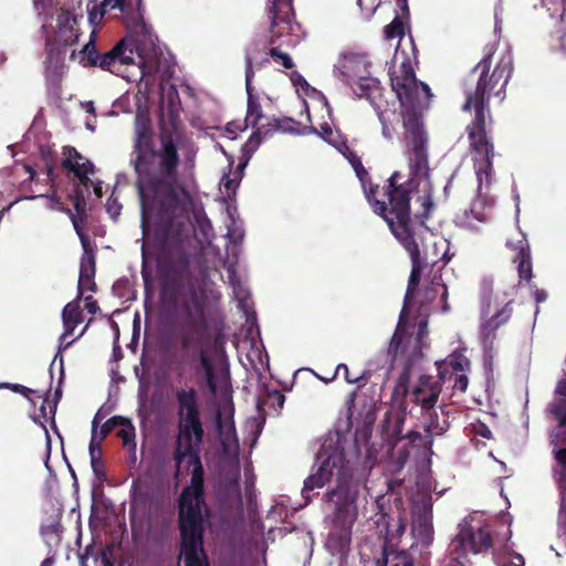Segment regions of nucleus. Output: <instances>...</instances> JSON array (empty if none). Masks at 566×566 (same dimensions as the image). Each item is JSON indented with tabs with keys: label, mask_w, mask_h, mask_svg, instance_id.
Masks as SVG:
<instances>
[{
	"label": "nucleus",
	"mask_w": 566,
	"mask_h": 566,
	"mask_svg": "<svg viewBox=\"0 0 566 566\" xmlns=\"http://www.w3.org/2000/svg\"><path fill=\"white\" fill-rule=\"evenodd\" d=\"M182 137L164 117L158 123V147L148 116L137 114L134 122L130 166L136 175L135 187L140 201L143 221L156 216V269L161 282V294L170 303L189 274L190 242L187 226L177 220L179 210L192 198L180 182L179 146Z\"/></svg>",
	"instance_id": "nucleus-1"
},
{
	"label": "nucleus",
	"mask_w": 566,
	"mask_h": 566,
	"mask_svg": "<svg viewBox=\"0 0 566 566\" xmlns=\"http://www.w3.org/2000/svg\"><path fill=\"white\" fill-rule=\"evenodd\" d=\"M494 50L490 49L471 70L463 83V112H472L467 125L469 146L480 184H490L493 174L495 148L492 136L494 119L490 109L491 97L505 98L506 86L513 73L511 57L503 56L490 72Z\"/></svg>",
	"instance_id": "nucleus-2"
},
{
	"label": "nucleus",
	"mask_w": 566,
	"mask_h": 566,
	"mask_svg": "<svg viewBox=\"0 0 566 566\" xmlns=\"http://www.w3.org/2000/svg\"><path fill=\"white\" fill-rule=\"evenodd\" d=\"M158 281L159 274L157 273ZM187 286L189 293V302H182L180 310L186 315V325L188 329L181 331L179 334V344L182 349L181 359L179 361L177 374L184 376L187 369L190 371V379L199 387H207L211 395L218 389L216 367L208 352L209 327L205 314L206 292L202 287H196L192 282L191 272V253L189 252V274L182 282L177 293L176 302L170 303L163 297L161 282H159L160 300L168 312H175L178 306L179 297L182 290Z\"/></svg>",
	"instance_id": "nucleus-3"
},
{
	"label": "nucleus",
	"mask_w": 566,
	"mask_h": 566,
	"mask_svg": "<svg viewBox=\"0 0 566 566\" xmlns=\"http://www.w3.org/2000/svg\"><path fill=\"white\" fill-rule=\"evenodd\" d=\"M190 484L181 491L178 501L180 554L186 566H210L203 547L205 525L201 506L205 505V470L201 459H195Z\"/></svg>",
	"instance_id": "nucleus-4"
},
{
	"label": "nucleus",
	"mask_w": 566,
	"mask_h": 566,
	"mask_svg": "<svg viewBox=\"0 0 566 566\" xmlns=\"http://www.w3.org/2000/svg\"><path fill=\"white\" fill-rule=\"evenodd\" d=\"M423 212L421 214L411 216V211L403 212V210H394L397 217L387 220V224L397 239V241L408 252L411 260V272L408 281V286L405 295L403 307L400 312V321L408 314V304L415 296L420 282L424 260L421 256L420 247L423 244L424 238L429 231L426 226V219L433 207L430 196L423 197Z\"/></svg>",
	"instance_id": "nucleus-5"
},
{
	"label": "nucleus",
	"mask_w": 566,
	"mask_h": 566,
	"mask_svg": "<svg viewBox=\"0 0 566 566\" xmlns=\"http://www.w3.org/2000/svg\"><path fill=\"white\" fill-rule=\"evenodd\" d=\"M347 159L352 165L357 178L359 179L367 201L375 213L385 221L397 217L396 209L408 212L410 210L411 184L400 181L402 174L394 171L385 181L381 191L379 186L371 182L368 171L365 169L360 157L354 151H349Z\"/></svg>",
	"instance_id": "nucleus-6"
},
{
	"label": "nucleus",
	"mask_w": 566,
	"mask_h": 566,
	"mask_svg": "<svg viewBox=\"0 0 566 566\" xmlns=\"http://www.w3.org/2000/svg\"><path fill=\"white\" fill-rule=\"evenodd\" d=\"M266 12L270 20L269 55L284 69H293L292 57L280 50L283 45L292 44L290 38L295 30L300 29V25L293 21L292 1H268Z\"/></svg>",
	"instance_id": "nucleus-7"
},
{
	"label": "nucleus",
	"mask_w": 566,
	"mask_h": 566,
	"mask_svg": "<svg viewBox=\"0 0 566 566\" xmlns=\"http://www.w3.org/2000/svg\"><path fill=\"white\" fill-rule=\"evenodd\" d=\"M334 475L336 476V485L334 488L340 486L342 482H359L354 478L352 467L346 460L343 450L322 447L316 454L312 473L304 481L303 496L308 500L311 491L323 488Z\"/></svg>",
	"instance_id": "nucleus-8"
},
{
	"label": "nucleus",
	"mask_w": 566,
	"mask_h": 566,
	"mask_svg": "<svg viewBox=\"0 0 566 566\" xmlns=\"http://www.w3.org/2000/svg\"><path fill=\"white\" fill-rule=\"evenodd\" d=\"M390 84L392 91L396 93L401 107L405 108L402 112V119L409 114L415 113L421 120V111L428 107L432 97L430 87L418 81L409 60L403 61L399 69L391 71Z\"/></svg>",
	"instance_id": "nucleus-9"
},
{
	"label": "nucleus",
	"mask_w": 566,
	"mask_h": 566,
	"mask_svg": "<svg viewBox=\"0 0 566 566\" xmlns=\"http://www.w3.org/2000/svg\"><path fill=\"white\" fill-rule=\"evenodd\" d=\"M403 128L410 169V177L406 181L411 184L412 191L418 180L429 178L428 137L422 122L415 113L403 118Z\"/></svg>",
	"instance_id": "nucleus-10"
},
{
	"label": "nucleus",
	"mask_w": 566,
	"mask_h": 566,
	"mask_svg": "<svg viewBox=\"0 0 566 566\" xmlns=\"http://www.w3.org/2000/svg\"><path fill=\"white\" fill-rule=\"evenodd\" d=\"M359 482H342L340 486L327 490L325 499L335 503L333 527L339 530L340 537L348 538L356 520V501L359 494Z\"/></svg>",
	"instance_id": "nucleus-11"
},
{
	"label": "nucleus",
	"mask_w": 566,
	"mask_h": 566,
	"mask_svg": "<svg viewBox=\"0 0 566 566\" xmlns=\"http://www.w3.org/2000/svg\"><path fill=\"white\" fill-rule=\"evenodd\" d=\"M80 31L77 19L70 11H62L57 15V29L53 39L48 41L46 63L48 67L62 65L65 50L77 43Z\"/></svg>",
	"instance_id": "nucleus-12"
},
{
	"label": "nucleus",
	"mask_w": 566,
	"mask_h": 566,
	"mask_svg": "<svg viewBox=\"0 0 566 566\" xmlns=\"http://www.w3.org/2000/svg\"><path fill=\"white\" fill-rule=\"evenodd\" d=\"M360 66L364 67L365 73H369L364 60L350 61L345 66L346 72H344V75L346 76V83L357 97L366 98L375 109H378L380 108L379 101L382 97L380 82L376 77L358 74Z\"/></svg>",
	"instance_id": "nucleus-13"
},
{
	"label": "nucleus",
	"mask_w": 566,
	"mask_h": 566,
	"mask_svg": "<svg viewBox=\"0 0 566 566\" xmlns=\"http://www.w3.org/2000/svg\"><path fill=\"white\" fill-rule=\"evenodd\" d=\"M492 535L489 525L474 527L469 523L459 524V532L452 541V552L459 557L468 553H482L492 547Z\"/></svg>",
	"instance_id": "nucleus-14"
},
{
	"label": "nucleus",
	"mask_w": 566,
	"mask_h": 566,
	"mask_svg": "<svg viewBox=\"0 0 566 566\" xmlns=\"http://www.w3.org/2000/svg\"><path fill=\"white\" fill-rule=\"evenodd\" d=\"M129 33L118 41L109 51L102 53L97 67L115 75H123V67L135 63L134 54L139 56V45L136 39Z\"/></svg>",
	"instance_id": "nucleus-15"
},
{
	"label": "nucleus",
	"mask_w": 566,
	"mask_h": 566,
	"mask_svg": "<svg viewBox=\"0 0 566 566\" xmlns=\"http://www.w3.org/2000/svg\"><path fill=\"white\" fill-rule=\"evenodd\" d=\"M119 9L124 15V21L129 33L146 35L148 27L144 21V11L142 0H103L98 12L99 19H103L107 11Z\"/></svg>",
	"instance_id": "nucleus-16"
},
{
	"label": "nucleus",
	"mask_w": 566,
	"mask_h": 566,
	"mask_svg": "<svg viewBox=\"0 0 566 566\" xmlns=\"http://www.w3.org/2000/svg\"><path fill=\"white\" fill-rule=\"evenodd\" d=\"M256 52V44L254 48L249 49L245 52V91L248 95V106L245 116V127L251 126L252 128L261 127L260 120L263 118L262 106L260 104V97L254 93L252 85L254 78L253 70V55Z\"/></svg>",
	"instance_id": "nucleus-17"
},
{
	"label": "nucleus",
	"mask_w": 566,
	"mask_h": 566,
	"mask_svg": "<svg viewBox=\"0 0 566 566\" xmlns=\"http://www.w3.org/2000/svg\"><path fill=\"white\" fill-rule=\"evenodd\" d=\"M442 384L439 377L438 380H434L428 375L420 376L418 385L411 392V400L413 403L421 407L422 413L436 410L434 408L442 390Z\"/></svg>",
	"instance_id": "nucleus-18"
},
{
	"label": "nucleus",
	"mask_w": 566,
	"mask_h": 566,
	"mask_svg": "<svg viewBox=\"0 0 566 566\" xmlns=\"http://www.w3.org/2000/svg\"><path fill=\"white\" fill-rule=\"evenodd\" d=\"M506 245L515 252L513 262L517 263L520 282L526 281L531 289H535V285L531 284L533 277V264L531 248L527 239L524 234H521V239H518L516 242L509 240Z\"/></svg>",
	"instance_id": "nucleus-19"
},
{
	"label": "nucleus",
	"mask_w": 566,
	"mask_h": 566,
	"mask_svg": "<svg viewBox=\"0 0 566 566\" xmlns=\"http://www.w3.org/2000/svg\"><path fill=\"white\" fill-rule=\"evenodd\" d=\"M486 221L484 203L480 200L473 201L469 209L459 211L454 220L457 227L475 233L481 231L482 224H485Z\"/></svg>",
	"instance_id": "nucleus-20"
},
{
	"label": "nucleus",
	"mask_w": 566,
	"mask_h": 566,
	"mask_svg": "<svg viewBox=\"0 0 566 566\" xmlns=\"http://www.w3.org/2000/svg\"><path fill=\"white\" fill-rule=\"evenodd\" d=\"M470 367V359L463 353L455 350L447 359L437 363L438 377L442 382H447L452 379L453 374L469 371Z\"/></svg>",
	"instance_id": "nucleus-21"
},
{
	"label": "nucleus",
	"mask_w": 566,
	"mask_h": 566,
	"mask_svg": "<svg viewBox=\"0 0 566 566\" xmlns=\"http://www.w3.org/2000/svg\"><path fill=\"white\" fill-rule=\"evenodd\" d=\"M176 400L178 420L200 416L198 392L193 387L178 389Z\"/></svg>",
	"instance_id": "nucleus-22"
},
{
	"label": "nucleus",
	"mask_w": 566,
	"mask_h": 566,
	"mask_svg": "<svg viewBox=\"0 0 566 566\" xmlns=\"http://www.w3.org/2000/svg\"><path fill=\"white\" fill-rule=\"evenodd\" d=\"M178 429V439L201 448L205 430L200 416L179 419Z\"/></svg>",
	"instance_id": "nucleus-23"
},
{
	"label": "nucleus",
	"mask_w": 566,
	"mask_h": 566,
	"mask_svg": "<svg viewBox=\"0 0 566 566\" xmlns=\"http://www.w3.org/2000/svg\"><path fill=\"white\" fill-rule=\"evenodd\" d=\"M412 532L422 544L428 545L432 542L433 524L430 505H423L418 510L412 522Z\"/></svg>",
	"instance_id": "nucleus-24"
},
{
	"label": "nucleus",
	"mask_w": 566,
	"mask_h": 566,
	"mask_svg": "<svg viewBox=\"0 0 566 566\" xmlns=\"http://www.w3.org/2000/svg\"><path fill=\"white\" fill-rule=\"evenodd\" d=\"M512 304L513 301H509L501 310L482 324L481 333L484 339H494L495 332L511 319L513 314Z\"/></svg>",
	"instance_id": "nucleus-25"
},
{
	"label": "nucleus",
	"mask_w": 566,
	"mask_h": 566,
	"mask_svg": "<svg viewBox=\"0 0 566 566\" xmlns=\"http://www.w3.org/2000/svg\"><path fill=\"white\" fill-rule=\"evenodd\" d=\"M273 125H261V127H255L256 130L251 135V137L247 140L243 146L245 153H253L261 144V140L269 136L273 130H287L284 124L290 125L292 122L290 118L286 119H273Z\"/></svg>",
	"instance_id": "nucleus-26"
},
{
	"label": "nucleus",
	"mask_w": 566,
	"mask_h": 566,
	"mask_svg": "<svg viewBox=\"0 0 566 566\" xmlns=\"http://www.w3.org/2000/svg\"><path fill=\"white\" fill-rule=\"evenodd\" d=\"M164 98L167 103V117L165 118L166 125L177 129L178 133L181 134V137H184V132L179 119L180 98L175 85H170L168 87Z\"/></svg>",
	"instance_id": "nucleus-27"
},
{
	"label": "nucleus",
	"mask_w": 566,
	"mask_h": 566,
	"mask_svg": "<svg viewBox=\"0 0 566 566\" xmlns=\"http://www.w3.org/2000/svg\"><path fill=\"white\" fill-rule=\"evenodd\" d=\"M201 448L189 442H184L180 439L176 441V448L174 451V461L176 464L175 475L178 476L182 462L187 459L188 467L195 463V459L199 460Z\"/></svg>",
	"instance_id": "nucleus-28"
},
{
	"label": "nucleus",
	"mask_w": 566,
	"mask_h": 566,
	"mask_svg": "<svg viewBox=\"0 0 566 566\" xmlns=\"http://www.w3.org/2000/svg\"><path fill=\"white\" fill-rule=\"evenodd\" d=\"M423 415L428 417L427 423L424 427V432H426L424 448L431 452L433 437L443 434L447 431L449 423L447 420H443L440 422L439 416L436 410H432L430 412H424Z\"/></svg>",
	"instance_id": "nucleus-29"
},
{
	"label": "nucleus",
	"mask_w": 566,
	"mask_h": 566,
	"mask_svg": "<svg viewBox=\"0 0 566 566\" xmlns=\"http://www.w3.org/2000/svg\"><path fill=\"white\" fill-rule=\"evenodd\" d=\"M96 272V256L95 253L83 254L81 258L80 276H78V295L81 298L84 292L86 281H92L95 277Z\"/></svg>",
	"instance_id": "nucleus-30"
},
{
	"label": "nucleus",
	"mask_w": 566,
	"mask_h": 566,
	"mask_svg": "<svg viewBox=\"0 0 566 566\" xmlns=\"http://www.w3.org/2000/svg\"><path fill=\"white\" fill-rule=\"evenodd\" d=\"M376 111L381 123L382 136L388 140H394L397 135L396 125L399 124L400 119L402 120V113L397 114L396 111H381L380 108Z\"/></svg>",
	"instance_id": "nucleus-31"
},
{
	"label": "nucleus",
	"mask_w": 566,
	"mask_h": 566,
	"mask_svg": "<svg viewBox=\"0 0 566 566\" xmlns=\"http://www.w3.org/2000/svg\"><path fill=\"white\" fill-rule=\"evenodd\" d=\"M406 421L405 411H390L385 417V428L390 439L397 441L402 440V429Z\"/></svg>",
	"instance_id": "nucleus-32"
},
{
	"label": "nucleus",
	"mask_w": 566,
	"mask_h": 566,
	"mask_svg": "<svg viewBox=\"0 0 566 566\" xmlns=\"http://www.w3.org/2000/svg\"><path fill=\"white\" fill-rule=\"evenodd\" d=\"M62 167L73 172L78 179L81 186L88 188L92 185V180L88 175L95 172V166L91 160L86 159L81 164V167L72 166L69 159L62 160Z\"/></svg>",
	"instance_id": "nucleus-33"
},
{
	"label": "nucleus",
	"mask_w": 566,
	"mask_h": 566,
	"mask_svg": "<svg viewBox=\"0 0 566 566\" xmlns=\"http://www.w3.org/2000/svg\"><path fill=\"white\" fill-rule=\"evenodd\" d=\"M95 31H92L90 41L83 46V49L80 51V63L84 67H97L98 60L101 59V54L97 51L96 44H95Z\"/></svg>",
	"instance_id": "nucleus-34"
},
{
	"label": "nucleus",
	"mask_w": 566,
	"mask_h": 566,
	"mask_svg": "<svg viewBox=\"0 0 566 566\" xmlns=\"http://www.w3.org/2000/svg\"><path fill=\"white\" fill-rule=\"evenodd\" d=\"M411 378V367L410 365H406L399 377L396 381V385L392 389L394 398H405L409 391V384Z\"/></svg>",
	"instance_id": "nucleus-35"
},
{
	"label": "nucleus",
	"mask_w": 566,
	"mask_h": 566,
	"mask_svg": "<svg viewBox=\"0 0 566 566\" xmlns=\"http://www.w3.org/2000/svg\"><path fill=\"white\" fill-rule=\"evenodd\" d=\"M102 420L101 412L98 411L92 421V437L90 441V457L91 460L102 459V443H97V427L99 421Z\"/></svg>",
	"instance_id": "nucleus-36"
},
{
	"label": "nucleus",
	"mask_w": 566,
	"mask_h": 566,
	"mask_svg": "<svg viewBox=\"0 0 566 566\" xmlns=\"http://www.w3.org/2000/svg\"><path fill=\"white\" fill-rule=\"evenodd\" d=\"M62 319L73 325H78L83 321L80 305L76 302L67 303L62 311Z\"/></svg>",
	"instance_id": "nucleus-37"
},
{
	"label": "nucleus",
	"mask_w": 566,
	"mask_h": 566,
	"mask_svg": "<svg viewBox=\"0 0 566 566\" xmlns=\"http://www.w3.org/2000/svg\"><path fill=\"white\" fill-rule=\"evenodd\" d=\"M406 19L395 17L394 20L385 27V38L387 40L401 39L405 35V21Z\"/></svg>",
	"instance_id": "nucleus-38"
},
{
	"label": "nucleus",
	"mask_w": 566,
	"mask_h": 566,
	"mask_svg": "<svg viewBox=\"0 0 566 566\" xmlns=\"http://www.w3.org/2000/svg\"><path fill=\"white\" fill-rule=\"evenodd\" d=\"M119 426L123 428L117 432V437H119L123 440V443L125 446L132 444L133 449H135L136 448V442H135L136 433H135V427L133 426L130 419L124 417V422L120 423Z\"/></svg>",
	"instance_id": "nucleus-39"
},
{
	"label": "nucleus",
	"mask_w": 566,
	"mask_h": 566,
	"mask_svg": "<svg viewBox=\"0 0 566 566\" xmlns=\"http://www.w3.org/2000/svg\"><path fill=\"white\" fill-rule=\"evenodd\" d=\"M124 422V417L122 416H113L109 418L103 426L99 431H97V443H103L104 439L116 428L119 427L120 423Z\"/></svg>",
	"instance_id": "nucleus-40"
},
{
	"label": "nucleus",
	"mask_w": 566,
	"mask_h": 566,
	"mask_svg": "<svg viewBox=\"0 0 566 566\" xmlns=\"http://www.w3.org/2000/svg\"><path fill=\"white\" fill-rule=\"evenodd\" d=\"M467 373L468 371H460L459 374H453L452 379L448 380L449 382H452L453 390L460 391L461 394L467 391L469 385Z\"/></svg>",
	"instance_id": "nucleus-41"
},
{
	"label": "nucleus",
	"mask_w": 566,
	"mask_h": 566,
	"mask_svg": "<svg viewBox=\"0 0 566 566\" xmlns=\"http://www.w3.org/2000/svg\"><path fill=\"white\" fill-rule=\"evenodd\" d=\"M552 413L557 418L559 427L566 426V398H562L552 406Z\"/></svg>",
	"instance_id": "nucleus-42"
},
{
	"label": "nucleus",
	"mask_w": 566,
	"mask_h": 566,
	"mask_svg": "<svg viewBox=\"0 0 566 566\" xmlns=\"http://www.w3.org/2000/svg\"><path fill=\"white\" fill-rule=\"evenodd\" d=\"M313 130L329 144H335V133L328 123H322L318 128L312 127Z\"/></svg>",
	"instance_id": "nucleus-43"
},
{
	"label": "nucleus",
	"mask_w": 566,
	"mask_h": 566,
	"mask_svg": "<svg viewBox=\"0 0 566 566\" xmlns=\"http://www.w3.org/2000/svg\"><path fill=\"white\" fill-rule=\"evenodd\" d=\"M63 160H70L72 166L81 167L80 160H83L84 157L81 153L76 150L73 146H64L63 147Z\"/></svg>",
	"instance_id": "nucleus-44"
},
{
	"label": "nucleus",
	"mask_w": 566,
	"mask_h": 566,
	"mask_svg": "<svg viewBox=\"0 0 566 566\" xmlns=\"http://www.w3.org/2000/svg\"><path fill=\"white\" fill-rule=\"evenodd\" d=\"M268 405L275 410H281L285 402V396L279 390H272L268 394Z\"/></svg>",
	"instance_id": "nucleus-45"
},
{
	"label": "nucleus",
	"mask_w": 566,
	"mask_h": 566,
	"mask_svg": "<svg viewBox=\"0 0 566 566\" xmlns=\"http://www.w3.org/2000/svg\"><path fill=\"white\" fill-rule=\"evenodd\" d=\"M340 373H343V376H344L345 380L348 384H358L363 379V377H360V376L352 377L347 365L346 364H339L336 367V369L334 371V375H333L331 380L335 379Z\"/></svg>",
	"instance_id": "nucleus-46"
},
{
	"label": "nucleus",
	"mask_w": 566,
	"mask_h": 566,
	"mask_svg": "<svg viewBox=\"0 0 566 566\" xmlns=\"http://www.w3.org/2000/svg\"><path fill=\"white\" fill-rule=\"evenodd\" d=\"M386 563H390V566H415L412 558L406 553L394 554L390 560L386 559Z\"/></svg>",
	"instance_id": "nucleus-47"
},
{
	"label": "nucleus",
	"mask_w": 566,
	"mask_h": 566,
	"mask_svg": "<svg viewBox=\"0 0 566 566\" xmlns=\"http://www.w3.org/2000/svg\"><path fill=\"white\" fill-rule=\"evenodd\" d=\"M73 206L78 214L84 212L85 200H84L83 191L80 186H76L74 189Z\"/></svg>",
	"instance_id": "nucleus-48"
},
{
	"label": "nucleus",
	"mask_w": 566,
	"mask_h": 566,
	"mask_svg": "<svg viewBox=\"0 0 566 566\" xmlns=\"http://www.w3.org/2000/svg\"><path fill=\"white\" fill-rule=\"evenodd\" d=\"M91 467L95 476L102 481L106 479V471L102 459L91 460Z\"/></svg>",
	"instance_id": "nucleus-49"
},
{
	"label": "nucleus",
	"mask_w": 566,
	"mask_h": 566,
	"mask_svg": "<svg viewBox=\"0 0 566 566\" xmlns=\"http://www.w3.org/2000/svg\"><path fill=\"white\" fill-rule=\"evenodd\" d=\"M396 3V17L403 18L406 20L410 17L408 0H395Z\"/></svg>",
	"instance_id": "nucleus-50"
},
{
	"label": "nucleus",
	"mask_w": 566,
	"mask_h": 566,
	"mask_svg": "<svg viewBox=\"0 0 566 566\" xmlns=\"http://www.w3.org/2000/svg\"><path fill=\"white\" fill-rule=\"evenodd\" d=\"M403 340V334L400 333L398 329L394 333L390 344H389V352L394 355H397L398 349Z\"/></svg>",
	"instance_id": "nucleus-51"
},
{
	"label": "nucleus",
	"mask_w": 566,
	"mask_h": 566,
	"mask_svg": "<svg viewBox=\"0 0 566 566\" xmlns=\"http://www.w3.org/2000/svg\"><path fill=\"white\" fill-rule=\"evenodd\" d=\"M1 387L10 388L13 392L21 394L25 398H29V394L35 392L34 390L20 385V384H2Z\"/></svg>",
	"instance_id": "nucleus-52"
},
{
	"label": "nucleus",
	"mask_w": 566,
	"mask_h": 566,
	"mask_svg": "<svg viewBox=\"0 0 566 566\" xmlns=\"http://www.w3.org/2000/svg\"><path fill=\"white\" fill-rule=\"evenodd\" d=\"M402 439H408L411 443L419 441L424 446L426 436L423 437L419 431L410 430L402 437Z\"/></svg>",
	"instance_id": "nucleus-53"
},
{
	"label": "nucleus",
	"mask_w": 566,
	"mask_h": 566,
	"mask_svg": "<svg viewBox=\"0 0 566 566\" xmlns=\"http://www.w3.org/2000/svg\"><path fill=\"white\" fill-rule=\"evenodd\" d=\"M101 562L103 566H114L112 560V547H106L101 552Z\"/></svg>",
	"instance_id": "nucleus-54"
},
{
	"label": "nucleus",
	"mask_w": 566,
	"mask_h": 566,
	"mask_svg": "<svg viewBox=\"0 0 566 566\" xmlns=\"http://www.w3.org/2000/svg\"><path fill=\"white\" fill-rule=\"evenodd\" d=\"M85 308L91 314H96L99 310L97 302L92 296L85 297Z\"/></svg>",
	"instance_id": "nucleus-55"
},
{
	"label": "nucleus",
	"mask_w": 566,
	"mask_h": 566,
	"mask_svg": "<svg viewBox=\"0 0 566 566\" xmlns=\"http://www.w3.org/2000/svg\"><path fill=\"white\" fill-rule=\"evenodd\" d=\"M101 10V4H94L92 9H88V19L91 23H97L102 19H99L98 12Z\"/></svg>",
	"instance_id": "nucleus-56"
},
{
	"label": "nucleus",
	"mask_w": 566,
	"mask_h": 566,
	"mask_svg": "<svg viewBox=\"0 0 566 566\" xmlns=\"http://www.w3.org/2000/svg\"><path fill=\"white\" fill-rule=\"evenodd\" d=\"M78 234H80L82 248L84 250L83 254L95 253V250L91 247V242H90L88 237L86 234H84V233H78Z\"/></svg>",
	"instance_id": "nucleus-57"
},
{
	"label": "nucleus",
	"mask_w": 566,
	"mask_h": 566,
	"mask_svg": "<svg viewBox=\"0 0 566 566\" xmlns=\"http://www.w3.org/2000/svg\"><path fill=\"white\" fill-rule=\"evenodd\" d=\"M533 295L537 304L547 300V293L544 290L535 289Z\"/></svg>",
	"instance_id": "nucleus-58"
},
{
	"label": "nucleus",
	"mask_w": 566,
	"mask_h": 566,
	"mask_svg": "<svg viewBox=\"0 0 566 566\" xmlns=\"http://www.w3.org/2000/svg\"><path fill=\"white\" fill-rule=\"evenodd\" d=\"M556 460L564 469H566V448H562L556 452Z\"/></svg>",
	"instance_id": "nucleus-59"
},
{
	"label": "nucleus",
	"mask_w": 566,
	"mask_h": 566,
	"mask_svg": "<svg viewBox=\"0 0 566 566\" xmlns=\"http://www.w3.org/2000/svg\"><path fill=\"white\" fill-rule=\"evenodd\" d=\"M63 325H64V333L62 334L61 338H65V337L72 335L75 327L77 326V325H73L72 323H66V322H63Z\"/></svg>",
	"instance_id": "nucleus-60"
},
{
	"label": "nucleus",
	"mask_w": 566,
	"mask_h": 566,
	"mask_svg": "<svg viewBox=\"0 0 566 566\" xmlns=\"http://www.w3.org/2000/svg\"><path fill=\"white\" fill-rule=\"evenodd\" d=\"M556 394L566 398V379H562L558 381L556 387Z\"/></svg>",
	"instance_id": "nucleus-61"
},
{
	"label": "nucleus",
	"mask_w": 566,
	"mask_h": 566,
	"mask_svg": "<svg viewBox=\"0 0 566 566\" xmlns=\"http://www.w3.org/2000/svg\"><path fill=\"white\" fill-rule=\"evenodd\" d=\"M119 210H120V206H119V205H117L116 202H114V203L108 202V203H107V211H108L113 217H115L116 214H118V213H119Z\"/></svg>",
	"instance_id": "nucleus-62"
},
{
	"label": "nucleus",
	"mask_w": 566,
	"mask_h": 566,
	"mask_svg": "<svg viewBox=\"0 0 566 566\" xmlns=\"http://www.w3.org/2000/svg\"><path fill=\"white\" fill-rule=\"evenodd\" d=\"M224 188L229 192L232 188L234 189L237 187V184L234 180H231L229 177H227V180L223 182Z\"/></svg>",
	"instance_id": "nucleus-63"
},
{
	"label": "nucleus",
	"mask_w": 566,
	"mask_h": 566,
	"mask_svg": "<svg viewBox=\"0 0 566 566\" xmlns=\"http://www.w3.org/2000/svg\"><path fill=\"white\" fill-rule=\"evenodd\" d=\"M87 289L92 292H95L96 291V283L94 282V280L92 281H86L85 282V286H84V290Z\"/></svg>",
	"instance_id": "nucleus-64"
}]
</instances>
